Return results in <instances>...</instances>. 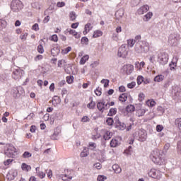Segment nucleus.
<instances>
[{
  "mask_svg": "<svg viewBox=\"0 0 181 181\" xmlns=\"http://www.w3.org/2000/svg\"><path fill=\"white\" fill-rule=\"evenodd\" d=\"M149 158L156 165H159L160 166L162 165H165L166 163L163 156L160 154L159 151H151Z\"/></svg>",
  "mask_w": 181,
  "mask_h": 181,
  "instance_id": "1",
  "label": "nucleus"
},
{
  "mask_svg": "<svg viewBox=\"0 0 181 181\" xmlns=\"http://www.w3.org/2000/svg\"><path fill=\"white\" fill-rule=\"evenodd\" d=\"M148 176L153 179L160 180V179H162V177L163 176V173L158 169L152 168L148 173Z\"/></svg>",
  "mask_w": 181,
  "mask_h": 181,
  "instance_id": "2",
  "label": "nucleus"
},
{
  "mask_svg": "<svg viewBox=\"0 0 181 181\" xmlns=\"http://www.w3.org/2000/svg\"><path fill=\"white\" fill-rule=\"evenodd\" d=\"M157 62L160 64H166L169 62V55L166 52H158L157 55Z\"/></svg>",
  "mask_w": 181,
  "mask_h": 181,
  "instance_id": "3",
  "label": "nucleus"
},
{
  "mask_svg": "<svg viewBox=\"0 0 181 181\" xmlns=\"http://www.w3.org/2000/svg\"><path fill=\"white\" fill-rule=\"evenodd\" d=\"M11 8L14 12H19L23 8V5H22V2L19 0H13L11 2Z\"/></svg>",
  "mask_w": 181,
  "mask_h": 181,
  "instance_id": "4",
  "label": "nucleus"
},
{
  "mask_svg": "<svg viewBox=\"0 0 181 181\" xmlns=\"http://www.w3.org/2000/svg\"><path fill=\"white\" fill-rule=\"evenodd\" d=\"M136 138H138V141H140V142H145V141H146V139L148 138V134L144 129L139 130L137 132Z\"/></svg>",
  "mask_w": 181,
  "mask_h": 181,
  "instance_id": "5",
  "label": "nucleus"
},
{
  "mask_svg": "<svg viewBox=\"0 0 181 181\" xmlns=\"http://www.w3.org/2000/svg\"><path fill=\"white\" fill-rule=\"evenodd\" d=\"M11 92L13 97H21V95H22V94L25 93V90H23V88L22 86H17L13 88L11 90Z\"/></svg>",
  "mask_w": 181,
  "mask_h": 181,
  "instance_id": "6",
  "label": "nucleus"
},
{
  "mask_svg": "<svg viewBox=\"0 0 181 181\" xmlns=\"http://www.w3.org/2000/svg\"><path fill=\"white\" fill-rule=\"evenodd\" d=\"M117 56L119 57H126L128 56V50L127 49V45H122L118 49Z\"/></svg>",
  "mask_w": 181,
  "mask_h": 181,
  "instance_id": "7",
  "label": "nucleus"
},
{
  "mask_svg": "<svg viewBox=\"0 0 181 181\" xmlns=\"http://www.w3.org/2000/svg\"><path fill=\"white\" fill-rule=\"evenodd\" d=\"M146 112V110L142 107L141 104H139L136 107V117H144Z\"/></svg>",
  "mask_w": 181,
  "mask_h": 181,
  "instance_id": "8",
  "label": "nucleus"
},
{
  "mask_svg": "<svg viewBox=\"0 0 181 181\" xmlns=\"http://www.w3.org/2000/svg\"><path fill=\"white\" fill-rule=\"evenodd\" d=\"M134 71V65L128 64L123 66V72L129 76Z\"/></svg>",
  "mask_w": 181,
  "mask_h": 181,
  "instance_id": "9",
  "label": "nucleus"
},
{
  "mask_svg": "<svg viewBox=\"0 0 181 181\" xmlns=\"http://www.w3.org/2000/svg\"><path fill=\"white\" fill-rule=\"evenodd\" d=\"M16 152L17 151L15 146H9L7 149L6 154L7 156H8L9 158H15V154L16 153Z\"/></svg>",
  "mask_w": 181,
  "mask_h": 181,
  "instance_id": "10",
  "label": "nucleus"
},
{
  "mask_svg": "<svg viewBox=\"0 0 181 181\" xmlns=\"http://www.w3.org/2000/svg\"><path fill=\"white\" fill-rule=\"evenodd\" d=\"M67 33L74 36L75 39H80V37H81L80 34L78 33L77 31H76V30H73L71 28L66 29V30L65 31V35H67Z\"/></svg>",
  "mask_w": 181,
  "mask_h": 181,
  "instance_id": "11",
  "label": "nucleus"
},
{
  "mask_svg": "<svg viewBox=\"0 0 181 181\" xmlns=\"http://www.w3.org/2000/svg\"><path fill=\"white\" fill-rule=\"evenodd\" d=\"M149 11V6L148 5H143L141 6L136 11V13L138 15H144V13H146Z\"/></svg>",
  "mask_w": 181,
  "mask_h": 181,
  "instance_id": "12",
  "label": "nucleus"
},
{
  "mask_svg": "<svg viewBox=\"0 0 181 181\" xmlns=\"http://www.w3.org/2000/svg\"><path fill=\"white\" fill-rule=\"evenodd\" d=\"M108 104H105V102H99L97 104V108L101 112H103L105 110H108Z\"/></svg>",
  "mask_w": 181,
  "mask_h": 181,
  "instance_id": "13",
  "label": "nucleus"
},
{
  "mask_svg": "<svg viewBox=\"0 0 181 181\" xmlns=\"http://www.w3.org/2000/svg\"><path fill=\"white\" fill-rule=\"evenodd\" d=\"M59 53H60V48L57 45H54L53 48L51 49V54L53 57L58 56Z\"/></svg>",
  "mask_w": 181,
  "mask_h": 181,
  "instance_id": "14",
  "label": "nucleus"
},
{
  "mask_svg": "<svg viewBox=\"0 0 181 181\" xmlns=\"http://www.w3.org/2000/svg\"><path fill=\"white\" fill-rule=\"evenodd\" d=\"M93 29V24L91 23H88L84 26V30L83 31V35H87L90 30Z\"/></svg>",
  "mask_w": 181,
  "mask_h": 181,
  "instance_id": "15",
  "label": "nucleus"
},
{
  "mask_svg": "<svg viewBox=\"0 0 181 181\" xmlns=\"http://www.w3.org/2000/svg\"><path fill=\"white\" fill-rule=\"evenodd\" d=\"M35 170L37 176H38L40 179H45V177H46V173H43V171H40V167H37Z\"/></svg>",
  "mask_w": 181,
  "mask_h": 181,
  "instance_id": "16",
  "label": "nucleus"
},
{
  "mask_svg": "<svg viewBox=\"0 0 181 181\" xmlns=\"http://www.w3.org/2000/svg\"><path fill=\"white\" fill-rule=\"evenodd\" d=\"M125 111L127 114H132L135 111V106L134 105H128L126 108Z\"/></svg>",
  "mask_w": 181,
  "mask_h": 181,
  "instance_id": "17",
  "label": "nucleus"
},
{
  "mask_svg": "<svg viewBox=\"0 0 181 181\" xmlns=\"http://www.w3.org/2000/svg\"><path fill=\"white\" fill-rule=\"evenodd\" d=\"M89 101L90 103H88L87 107L89 110H94V108H95V102L93 100V97L89 98Z\"/></svg>",
  "mask_w": 181,
  "mask_h": 181,
  "instance_id": "18",
  "label": "nucleus"
},
{
  "mask_svg": "<svg viewBox=\"0 0 181 181\" xmlns=\"http://www.w3.org/2000/svg\"><path fill=\"white\" fill-rule=\"evenodd\" d=\"M152 16H153V13L148 12L143 17V21L144 22H148V21H151L152 19Z\"/></svg>",
  "mask_w": 181,
  "mask_h": 181,
  "instance_id": "19",
  "label": "nucleus"
},
{
  "mask_svg": "<svg viewBox=\"0 0 181 181\" xmlns=\"http://www.w3.org/2000/svg\"><path fill=\"white\" fill-rule=\"evenodd\" d=\"M145 67V62H141L139 63V62H135V69L137 70H142Z\"/></svg>",
  "mask_w": 181,
  "mask_h": 181,
  "instance_id": "20",
  "label": "nucleus"
},
{
  "mask_svg": "<svg viewBox=\"0 0 181 181\" xmlns=\"http://www.w3.org/2000/svg\"><path fill=\"white\" fill-rule=\"evenodd\" d=\"M111 148H117L119 145V141L117 139H112L110 144Z\"/></svg>",
  "mask_w": 181,
  "mask_h": 181,
  "instance_id": "21",
  "label": "nucleus"
},
{
  "mask_svg": "<svg viewBox=\"0 0 181 181\" xmlns=\"http://www.w3.org/2000/svg\"><path fill=\"white\" fill-rule=\"evenodd\" d=\"M59 177H61L63 181H70L71 179H73V176L69 175L67 174L61 175Z\"/></svg>",
  "mask_w": 181,
  "mask_h": 181,
  "instance_id": "22",
  "label": "nucleus"
},
{
  "mask_svg": "<svg viewBox=\"0 0 181 181\" xmlns=\"http://www.w3.org/2000/svg\"><path fill=\"white\" fill-rule=\"evenodd\" d=\"M112 169H113L115 173H121V172H122V169L118 164L113 165Z\"/></svg>",
  "mask_w": 181,
  "mask_h": 181,
  "instance_id": "23",
  "label": "nucleus"
},
{
  "mask_svg": "<svg viewBox=\"0 0 181 181\" xmlns=\"http://www.w3.org/2000/svg\"><path fill=\"white\" fill-rule=\"evenodd\" d=\"M103 36V31L100 30H96L93 32V37L95 39L97 37H101Z\"/></svg>",
  "mask_w": 181,
  "mask_h": 181,
  "instance_id": "24",
  "label": "nucleus"
},
{
  "mask_svg": "<svg viewBox=\"0 0 181 181\" xmlns=\"http://www.w3.org/2000/svg\"><path fill=\"white\" fill-rule=\"evenodd\" d=\"M128 100V95L127 93H123L119 96V100L121 103H125Z\"/></svg>",
  "mask_w": 181,
  "mask_h": 181,
  "instance_id": "25",
  "label": "nucleus"
},
{
  "mask_svg": "<svg viewBox=\"0 0 181 181\" xmlns=\"http://www.w3.org/2000/svg\"><path fill=\"white\" fill-rule=\"evenodd\" d=\"M146 105L152 108V107H155V105H156V102L153 99H149L146 102Z\"/></svg>",
  "mask_w": 181,
  "mask_h": 181,
  "instance_id": "26",
  "label": "nucleus"
},
{
  "mask_svg": "<svg viewBox=\"0 0 181 181\" xmlns=\"http://www.w3.org/2000/svg\"><path fill=\"white\" fill-rule=\"evenodd\" d=\"M175 124L178 128V132L181 134V117L175 119Z\"/></svg>",
  "mask_w": 181,
  "mask_h": 181,
  "instance_id": "27",
  "label": "nucleus"
},
{
  "mask_svg": "<svg viewBox=\"0 0 181 181\" xmlns=\"http://www.w3.org/2000/svg\"><path fill=\"white\" fill-rule=\"evenodd\" d=\"M52 104L54 107L59 105L60 104V98L59 96H54L52 98Z\"/></svg>",
  "mask_w": 181,
  "mask_h": 181,
  "instance_id": "28",
  "label": "nucleus"
},
{
  "mask_svg": "<svg viewBox=\"0 0 181 181\" xmlns=\"http://www.w3.org/2000/svg\"><path fill=\"white\" fill-rule=\"evenodd\" d=\"M163 80H165V76L162 74L158 75L154 78V81L156 83H160V81H163Z\"/></svg>",
  "mask_w": 181,
  "mask_h": 181,
  "instance_id": "29",
  "label": "nucleus"
},
{
  "mask_svg": "<svg viewBox=\"0 0 181 181\" xmlns=\"http://www.w3.org/2000/svg\"><path fill=\"white\" fill-rule=\"evenodd\" d=\"M111 136H112V133H111L110 131H107L103 135L105 141H108L111 139Z\"/></svg>",
  "mask_w": 181,
  "mask_h": 181,
  "instance_id": "30",
  "label": "nucleus"
},
{
  "mask_svg": "<svg viewBox=\"0 0 181 181\" xmlns=\"http://www.w3.org/2000/svg\"><path fill=\"white\" fill-rule=\"evenodd\" d=\"M21 169L23 170H25V172H29V170H30V169H32V168H31L30 165H28L26 163H23L21 165Z\"/></svg>",
  "mask_w": 181,
  "mask_h": 181,
  "instance_id": "31",
  "label": "nucleus"
},
{
  "mask_svg": "<svg viewBox=\"0 0 181 181\" xmlns=\"http://www.w3.org/2000/svg\"><path fill=\"white\" fill-rule=\"evenodd\" d=\"M77 18V14H76V12L71 11L69 13V19L70 21H74Z\"/></svg>",
  "mask_w": 181,
  "mask_h": 181,
  "instance_id": "32",
  "label": "nucleus"
},
{
  "mask_svg": "<svg viewBox=\"0 0 181 181\" xmlns=\"http://www.w3.org/2000/svg\"><path fill=\"white\" fill-rule=\"evenodd\" d=\"M90 59V57L88 55H84L80 60V64H86V62L87 60Z\"/></svg>",
  "mask_w": 181,
  "mask_h": 181,
  "instance_id": "33",
  "label": "nucleus"
},
{
  "mask_svg": "<svg viewBox=\"0 0 181 181\" xmlns=\"http://www.w3.org/2000/svg\"><path fill=\"white\" fill-rule=\"evenodd\" d=\"M66 80L68 84H73V83L74 82V76H66Z\"/></svg>",
  "mask_w": 181,
  "mask_h": 181,
  "instance_id": "34",
  "label": "nucleus"
},
{
  "mask_svg": "<svg viewBox=\"0 0 181 181\" xmlns=\"http://www.w3.org/2000/svg\"><path fill=\"white\" fill-rule=\"evenodd\" d=\"M88 148L89 149H90V151H95V149L97 148V144L93 143V142H90L89 144H88Z\"/></svg>",
  "mask_w": 181,
  "mask_h": 181,
  "instance_id": "35",
  "label": "nucleus"
},
{
  "mask_svg": "<svg viewBox=\"0 0 181 181\" xmlns=\"http://www.w3.org/2000/svg\"><path fill=\"white\" fill-rule=\"evenodd\" d=\"M115 114H117V108H110L107 115L109 117H112L113 115H115Z\"/></svg>",
  "mask_w": 181,
  "mask_h": 181,
  "instance_id": "36",
  "label": "nucleus"
},
{
  "mask_svg": "<svg viewBox=\"0 0 181 181\" xmlns=\"http://www.w3.org/2000/svg\"><path fill=\"white\" fill-rule=\"evenodd\" d=\"M22 158H23L24 159H28V158H32V153L29 151H25L22 155Z\"/></svg>",
  "mask_w": 181,
  "mask_h": 181,
  "instance_id": "37",
  "label": "nucleus"
},
{
  "mask_svg": "<svg viewBox=\"0 0 181 181\" xmlns=\"http://www.w3.org/2000/svg\"><path fill=\"white\" fill-rule=\"evenodd\" d=\"M144 76L141 75L138 76L136 79L138 86H141V84L144 83Z\"/></svg>",
  "mask_w": 181,
  "mask_h": 181,
  "instance_id": "38",
  "label": "nucleus"
},
{
  "mask_svg": "<svg viewBox=\"0 0 181 181\" xmlns=\"http://www.w3.org/2000/svg\"><path fill=\"white\" fill-rule=\"evenodd\" d=\"M12 77L14 80H18L19 78V70L14 71L13 72Z\"/></svg>",
  "mask_w": 181,
  "mask_h": 181,
  "instance_id": "39",
  "label": "nucleus"
},
{
  "mask_svg": "<svg viewBox=\"0 0 181 181\" xmlns=\"http://www.w3.org/2000/svg\"><path fill=\"white\" fill-rule=\"evenodd\" d=\"M136 42V41L134 39H129L127 40V45L129 47H134V45H135Z\"/></svg>",
  "mask_w": 181,
  "mask_h": 181,
  "instance_id": "40",
  "label": "nucleus"
},
{
  "mask_svg": "<svg viewBox=\"0 0 181 181\" xmlns=\"http://www.w3.org/2000/svg\"><path fill=\"white\" fill-rule=\"evenodd\" d=\"M38 53H40L41 54H43V53H45V48H43V45H39L37 46V49Z\"/></svg>",
  "mask_w": 181,
  "mask_h": 181,
  "instance_id": "41",
  "label": "nucleus"
},
{
  "mask_svg": "<svg viewBox=\"0 0 181 181\" xmlns=\"http://www.w3.org/2000/svg\"><path fill=\"white\" fill-rule=\"evenodd\" d=\"M69 52H71V47H68L66 48H64L62 50V54H67Z\"/></svg>",
  "mask_w": 181,
  "mask_h": 181,
  "instance_id": "42",
  "label": "nucleus"
},
{
  "mask_svg": "<svg viewBox=\"0 0 181 181\" xmlns=\"http://www.w3.org/2000/svg\"><path fill=\"white\" fill-rule=\"evenodd\" d=\"M106 124L109 126L114 125V119H112V117H108L106 119Z\"/></svg>",
  "mask_w": 181,
  "mask_h": 181,
  "instance_id": "43",
  "label": "nucleus"
},
{
  "mask_svg": "<svg viewBox=\"0 0 181 181\" xmlns=\"http://www.w3.org/2000/svg\"><path fill=\"white\" fill-rule=\"evenodd\" d=\"M86 156H88V151H87V148H84L81 153V158H86Z\"/></svg>",
  "mask_w": 181,
  "mask_h": 181,
  "instance_id": "44",
  "label": "nucleus"
},
{
  "mask_svg": "<svg viewBox=\"0 0 181 181\" xmlns=\"http://www.w3.org/2000/svg\"><path fill=\"white\" fill-rule=\"evenodd\" d=\"M138 100L140 103H142V101H144V100H145V94L144 93H140L139 94Z\"/></svg>",
  "mask_w": 181,
  "mask_h": 181,
  "instance_id": "45",
  "label": "nucleus"
},
{
  "mask_svg": "<svg viewBox=\"0 0 181 181\" xmlns=\"http://www.w3.org/2000/svg\"><path fill=\"white\" fill-rule=\"evenodd\" d=\"M116 16H119V18H122L124 16V10H118L116 13Z\"/></svg>",
  "mask_w": 181,
  "mask_h": 181,
  "instance_id": "46",
  "label": "nucleus"
},
{
  "mask_svg": "<svg viewBox=\"0 0 181 181\" xmlns=\"http://www.w3.org/2000/svg\"><path fill=\"white\" fill-rule=\"evenodd\" d=\"M101 83H102V84H104V87L105 88H107V87H108V86L110 84V80H108V79H103L101 81Z\"/></svg>",
  "mask_w": 181,
  "mask_h": 181,
  "instance_id": "47",
  "label": "nucleus"
},
{
  "mask_svg": "<svg viewBox=\"0 0 181 181\" xmlns=\"http://www.w3.org/2000/svg\"><path fill=\"white\" fill-rule=\"evenodd\" d=\"M90 121H91V119L90 117H88V116H83L81 118V122H90Z\"/></svg>",
  "mask_w": 181,
  "mask_h": 181,
  "instance_id": "48",
  "label": "nucleus"
},
{
  "mask_svg": "<svg viewBox=\"0 0 181 181\" xmlns=\"http://www.w3.org/2000/svg\"><path fill=\"white\" fill-rule=\"evenodd\" d=\"M27 37H28V33H22V34L20 35V39H21V40H23V41L26 40Z\"/></svg>",
  "mask_w": 181,
  "mask_h": 181,
  "instance_id": "49",
  "label": "nucleus"
},
{
  "mask_svg": "<svg viewBox=\"0 0 181 181\" xmlns=\"http://www.w3.org/2000/svg\"><path fill=\"white\" fill-rule=\"evenodd\" d=\"M51 40L55 42H59V37H57V35L54 34L51 37Z\"/></svg>",
  "mask_w": 181,
  "mask_h": 181,
  "instance_id": "50",
  "label": "nucleus"
},
{
  "mask_svg": "<svg viewBox=\"0 0 181 181\" xmlns=\"http://www.w3.org/2000/svg\"><path fill=\"white\" fill-rule=\"evenodd\" d=\"M136 86V83L135 81H132L127 84V87L130 89H132Z\"/></svg>",
  "mask_w": 181,
  "mask_h": 181,
  "instance_id": "51",
  "label": "nucleus"
},
{
  "mask_svg": "<svg viewBox=\"0 0 181 181\" xmlns=\"http://www.w3.org/2000/svg\"><path fill=\"white\" fill-rule=\"evenodd\" d=\"M95 93L96 94V95H98V97L100 95H101V94H103V92H101V88L98 87L95 90Z\"/></svg>",
  "mask_w": 181,
  "mask_h": 181,
  "instance_id": "52",
  "label": "nucleus"
},
{
  "mask_svg": "<svg viewBox=\"0 0 181 181\" xmlns=\"http://www.w3.org/2000/svg\"><path fill=\"white\" fill-rule=\"evenodd\" d=\"M177 152L178 155H181V141H179L177 143Z\"/></svg>",
  "mask_w": 181,
  "mask_h": 181,
  "instance_id": "53",
  "label": "nucleus"
},
{
  "mask_svg": "<svg viewBox=\"0 0 181 181\" xmlns=\"http://www.w3.org/2000/svg\"><path fill=\"white\" fill-rule=\"evenodd\" d=\"M98 181H105L107 180V177L105 175H98L97 178Z\"/></svg>",
  "mask_w": 181,
  "mask_h": 181,
  "instance_id": "54",
  "label": "nucleus"
},
{
  "mask_svg": "<svg viewBox=\"0 0 181 181\" xmlns=\"http://www.w3.org/2000/svg\"><path fill=\"white\" fill-rule=\"evenodd\" d=\"M57 8H63V6H66V3L64 1H59L57 4Z\"/></svg>",
  "mask_w": 181,
  "mask_h": 181,
  "instance_id": "55",
  "label": "nucleus"
},
{
  "mask_svg": "<svg viewBox=\"0 0 181 181\" xmlns=\"http://www.w3.org/2000/svg\"><path fill=\"white\" fill-rule=\"evenodd\" d=\"M156 131L157 132H162V131H163V126L160 124H158L156 126Z\"/></svg>",
  "mask_w": 181,
  "mask_h": 181,
  "instance_id": "56",
  "label": "nucleus"
},
{
  "mask_svg": "<svg viewBox=\"0 0 181 181\" xmlns=\"http://www.w3.org/2000/svg\"><path fill=\"white\" fill-rule=\"evenodd\" d=\"M12 162H13V160L12 159H8L6 161L4 162V165L5 166H8V165H11V163H12Z\"/></svg>",
  "mask_w": 181,
  "mask_h": 181,
  "instance_id": "57",
  "label": "nucleus"
},
{
  "mask_svg": "<svg viewBox=\"0 0 181 181\" xmlns=\"http://www.w3.org/2000/svg\"><path fill=\"white\" fill-rule=\"evenodd\" d=\"M66 64V60L61 59L58 61V67H62L63 64Z\"/></svg>",
  "mask_w": 181,
  "mask_h": 181,
  "instance_id": "58",
  "label": "nucleus"
},
{
  "mask_svg": "<svg viewBox=\"0 0 181 181\" xmlns=\"http://www.w3.org/2000/svg\"><path fill=\"white\" fill-rule=\"evenodd\" d=\"M47 175L49 179H52V177H53V171H52V170H49L48 172H47Z\"/></svg>",
  "mask_w": 181,
  "mask_h": 181,
  "instance_id": "59",
  "label": "nucleus"
},
{
  "mask_svg": "<svg viewBox=\"0 0 181 181\" xmlns=\"http://www.w3.org/2000/svg\"><path fill=\"white\" fill-rule=\"evenodd\" d=\"M78 25H80V23H74L71 25V28L72 29H77V28H78Z\"/></svg>",
  "mask_w": 181,
  "mask_h": 181,
  "instance_id": "60",
  "label": "nucleus"
},
{
  "mask_svg": "<svg viewBox=\"0 0 181 181\" xmlns=\"http://www.w3.org/2000/svg\"><path fill=\"white\" fill-rule=\"evenodd\" d=\"M176 66V63L172 62L171 64H170V70H175Z\"/></svg>",
  "mask_w": 181,
  "mask_h": 181,
  "instance_id": "61",
  "label": "nucleus"
},
{
  "mask_svg": "<svg viewBox=\"0 0 181 181\" xmlns=\"http://www.w3.org/2000/svg\"><path fill=\"white\" fill-rule=\"evenodd\" d=\"M119 91L120 93H125L127 91V89L125 88V86H121L119 87Z\"/></svg>",
  "mask_w": 181,
  "mask_h": 181,
  "instance_id": "62",
  "label": "nucleus"
},
{
  "mask_svg": "<svg viewBox=\"0 0 181 181\" xmlns=\"http://www.w3.org/2000/svg\"><path fill=\"white\" fill-rule=\"evenodd\" d=\"M32 29L33 30H35V31L39 30V24L37 23L34 24L32 27Z\"/></svg>",
  "mask_w": 181,
  "mask_h": 181,
  "instance_id": "63",
  "label": "nucleus"
},
{
  "mask_svg": "<svg viewBox=\"0 0 181 181\" xmlns=\"http://www.w3.org/2000/svg\"><path fill=\"white\" fill-rule=\"evenodd\" d=\"M94 166H95V168H96V169H98V170H100V169H101V168H103L102 165H101V163H96L94 165Z\"/></svg>",
  "mask_w": 181,
  "mask_h": 181,
  "instance_id": "64",
  "label": "nucleus"
}]
</instances>
